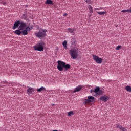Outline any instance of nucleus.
<instances>
[{"label":"nucleus","instance_id":"1","mask_svg":"<svg viewBox=\"0 0 131 131\" xmlns=\"http://www.w3.org/2000/svg\"><path fill=\"white\" fill-rule=\"evenodd\" d=\"M47 31L46 29H42L37 33H35V35L39 38V39H43L47 36Z\"/></svg>","mask_w":131,"mask_h":131},{"label":"nucleus","instance_id":"2","mask_svg":"<svg viewBox=\"0 0 131 131\" xmlns=\"http://www.w3.org/2000/svg\"><path fill=\"white\" fill-rule=\"evenodd\" d=\"M70 55L72 59L75 60L78 56V50L75 49H72L69 50Z\"/></svg>","mask_w":131,"mask_h":131},{"label":"nucleus","instance_id":"3","mask_svg":"<svg viewBox=\"0 0 131 131\" xmlns=\"http://www.w3.org/2000/svg\"><path fill=\"white\" fill-rule=\"evenodd\" d=\"M43 46H45L43 42L39 43L34 47V50L39 52H42L43 51Z\"/></svg>","mask_w":131,"mask_h":131},{"label":"nucleus","instance_id":"4","mask_svg":"<svg viewBox=\"0 0 131 131\" xmlns=\"http://www.w3.org/2000/svg\"><path fill=\"white\" fill-rule=\"evenodd\" d=\"M58 66L57 67V68L58 69L59 71H63V69H64V67L65 66V62L61 61L58 60L57 61Z\"/></svg>","mask_w":131,"mask_h":131},{"label":"nucleus","instance_id":"5","mask_svg":"<svg viewBox=\"0 0 131 131\" xmlns=\"http://www.w3.org/2000/svg\"><path fill=\"white\" fill-rule=\"evenodd\" d=\"M93 60L95 61L96 63L97 64H102L103 62V59L102 58L99 57V56L97 55H93Z\"/></svg>","mask_w":131,"mask_h":131},{"label":"nucleus","instance_id":"6","mask_svg":"<svg viewBox=\"0 0 131 131\" xmlns=\"http://www.w3.org/2000/svg\"><path fill=\"white\" fill-rule=\"evenodd\" d=\"M95 102V97L94 96H88V99H85L84 102V104H89V103H92Z\"/></svg>","mask_w":131,"mask_h":131},{"label":"nucleus","instance_id":"7","mask_svg":"<svg viewBox=\"0 0 131 131\" xmlns=\"http://www.w3.org/2000/svg\"><path fill=\"white\" fill-rule=\"evenodd\" d=\"M94 93H95L97 96H100V95H103L104 94V91L100 90V87H96L94 90Z\"/></svg>","mask_w":131,"mask_h":131},{"label":"nucleus","instance_id":"8","mask_svg":"<svg viewBox=\"0 0 131 131\" xmlns=\"http://www.w3.org/2000/svg\"><path fill=\"white\" fill-rule=\"evenodd\" d=\"M26 26H27L26 23L23 21H20V24H19L18 29H20V30H23L24 29H25V28H26Z\"/></svg>","mask_w":131,"mask_h":131},{"label":"nucleus","instance_id":"9","mask_svg":"<svg viewBox=\"0 0 131 131\" xmlns=\"http://www.w3.org/2000/svg\"><path fill=\"white\" fill-rule=\"evenodd\" d=\"M20 23H21V21L19 20L15 21L13 25V29L15 30V29H16V28H18V27L19 28V26H20Z\"/></svg>","mask_w":131,"mask_h":131},{"label":"nucleus","instance_id":"10","mask_svg":"<svg viewBox=\"0 0 131 131\" xmlns=\"http://www.w3.org/2000/svg\"><path fill=\"white\" fill-rule=\"evenodd\" d=\"M117 128H119L120 131H127V129L125 127H123L121 125H116Z\"/></svg>","mask_w":131,"mask_h":131},{"label":"nucleus","instance_id":"11","mask_svg":"<svg viewBox=\"0 0 131 131\" xmlns=\"http://www.w3.org/2000/svg\"><path fill=\"white\" fill-rule=\"evenodd\" d=\"M100 99L101 101H103V102H107V101L109 100V97L106 95H104L103 96H101Z\"/></svg>","mask_w":131,"mask_h":131},{"label":"nucleus","instance_id":"12","mask_svg":"<svg viewBox=\"0 0 131 131\" xmlns=\"http://www.w3.org/2000/svg\"><path fill=\"white\" fill-rule=\"evenodd\" d=\"M82 89V86L79 85L76 87L75 90L73 91V93H76V92H79Z\"/></svg>","mask_w":131,"mask_h":131},{"label":"nucleus","instance_id":"13","mask_svg":"<svg viewBox=\"0 0 131 131\" xmlns=\"http://www.w3.org/2000/svg\"><path fill=\"white\" fill-rule=\"evenodd\" d=\"M34 92V89L31 87H28V89L27 90V93L28 94H32Z\"/></svg>","mask_w":131,"mask_h":131},{"label":"nucleus","instance_id":"14","mask_svg":"<svg viewBox=\"0 0 131 131\" xmlns=\"http://www.w3.org/2000/svg\"><path fill=\"white\" fill-rule=\"evenodd\" d=\"M21 30H20V29H18V30H16L14 31V33H15V34H16L17 35H21Z\"/></svg>","mask_w":131,"mask_h":131},{"label":"nucleus","instance_id":"15","mask_svg":"<svg viewBox=\"0 0 131 131\" xmlns=\"http://www.w3.org/2000/svg\"><path fill=\"white\" fill-rule=\"evenodd\" d=\"M75 42H76V40L75 37H73L71 40V45L74 46V45H75Z\"/></svg>","mask_w":131,"mask_h":131},{"label":"nucleus","instance_id":"16","mask_svg":"<svg viewBox=\"0 0 131 131\" xmlns=\"http://www.w3.org/2000/svg\"><path fill=\"white\" fill-rule=\"evenodd\" d=\"M71 67L70 66V64H66V63H65L64 67L65 70H68V69H70Z\"/></svg>","mask_w":131,"mask_h":131},{"label":"nucleus","instance_id":"17","mask_svg":"<svg viewBox=\"0 0 131 131\" xmlns=\"http://www.w3.org/2000/svg\"><path fill=\"white\" fill-rule=\"evenodd\" d=\"M23 34V35H27L28 34V32L26 30H21V34Z\"/></svg>","mask_w":131,"mask_h":131},{"label":"nucleus","instance_id":"18","mask_svg":"<svg viewBox=\"0 0 131 131\" xmlns=\"http://www.w3.org/2000/svg\"><path fill=\"white\" fill-rule=\"evenodd\" d=\"M37 92H39L45 91H46V88L42 86L40 88L37 89Z\"/></svg>","mask_w":131,"mask_h":131},{"label":"nucleus","instance_id":"19","mask_svg":"<svg viewBox=\"0 0 131 131\" xmlns=\"http://www.w3.org/2000/svg\"><path fill=\"white\" fill-rule=\"evenodd\" d=\"M125 90L127 91V92H129V93H131V86L129 85H127L125 87Z\"/></svg>","mask_w":131,"mask_h":131},{"label":"nucleus","instance_id":"20","mask_svg":"<svg viewBox=\"0 0 131 131\" xmlns=\"http://www.w3.org/2000/svg\"><path fill=\"white\" fill-rule=\"evenodd\" d=\"M62 45L63 46L65 50H67V41L64 40L63 42H62Z\"/></svg>","mask_w":131,"mask_h":131},{"label":"nucleus","instance_id":"21","mask_svg":"<svg viewBox=\"0 0 131 131\" xmlns=\"http://www.w3.org/2000/svg\"><path fill=\"white\" fill-rule=\"evenodd\" d=\"M46 5H53V1L52 0H47L46 2Z\"/></svg>","mask_w":131,"mask_h":131},{"label":"nucleus","instance_id":"22","mask_svg":"<svg viewBox=\"0 0 131 131\" xmlns=\"http://www.w3.org/2000/svg\"><path fill=\"white\" fill-rule=\"evenodd\" d=\"M73 115H74L73 111H71L68 113V116H72Z\"/></svg>","mask_w":131,"mask_h":131},{"label":"nucleus","instance_id":"23","mask_svg":"<svg viewBox=\"0 0 131 131\" xmlns=\"http://www.w3.org/2000/svg\"><path fill=\"white\" fill-rule=\"evenodd\" d=\"M123 13H131V8L130 9H127V10H123L122 11Z\"/></svg>","mask_w":131,"mask_h":131},{"label":"nucleus","instance_id":"24","mask_svg":"<svg viewBox=\"0 0 131 131\" xmlns=\"http://www.w3.org/2000/svg\"><path fill=\"white\" fill-rule=\"evenodd\" d=\"M5 0H0V4H2L4 6L7 5V2L4 1Z\"/></svg>","mask_w":131,"mask_h":131},{"label":"nucleus","instance_id":"25","mask_svg":"<svg viewBox=\"0 0 131 131\" xmlns=\"http://www.w3.org/2000/svg\"><path fill=\"white\" fill-rule=\"evenodd\" d=\"M68 31H69V32H70V33H73V32H74V29H72L71 28H68Z\"/></svg>","mask_w":131,"mask_h":131},{"label":"nucleus","instance_id":"26","mask_svg":"<svg viewBox=\"0 0 131 131\" xmlns=\"http://www.w3.org/2000/svg\"><path fill=\"white\" fill-rule=\"evenodd\" d=\"M97 14H99V15H105V14H106V12H98Z\"/></svg>","mask_w":131,"mask_h":131},{"label":"nucleus","instance_id":"27","mask_svg":"<svg viewBox=\"0 0 131 131\" xmlns=\"http://www.w3.org/2000/svg\"><path fill=\"white\" fill-rule=\"evenodd\" d=\"M25 29L26 30L27 32H28V31H30V30H31V28H30V27H26Z\"/></svg>","mask_w":131,"mask_h":131},{"label":"nucleus","instance_id":"28","mask_svg":"<svg viewBox=\"0 0 131 131\" xmlns=\"http://www.w3.org/2000/svg\"><path fill=\"white\" fill-rule=\"evenodd\" d=\"M23 19H24V20H26V19L27 18V14H23L22 16Z\"/></svg>","mask_w":131,"mask_h":131},{"label":"nucleus","instance_id":"29","mask_svg":"<svg viewBox=\"0 0 131 131\" xmlns=\"http://www.w3.org/2000/svg\"><path fill=\"white\" fill-rule=\"evenodd\" d=\"M121 48V46L119 45V46H117L116 50H120Z\"/></svg>","mask_w":131,"mask_h":131},{"label":"nucleus","instance_id":"30","mask_svg":"<svg viewBox=\"0 0 131 131\" xmlns=\"http://www.w3.org/2000/svg\"><path fill=\"white\" fill-rule=\"evenodd\" d=\"M87 4H91V0H84Z\"/></svg>","mask_w":131,"mask_h":131},{"label":"nucleus","instance_id":"31","mask_svg":"<svg viewBox=\"0 0 131 131\" xmlns=\"http://www.w3.org/2000/svg\"><path fill=\"white\" fill-rule=\"evenodd\" d=\"M88 9H89V10H91V9H93V7H92V6L89 5Z\"/></svg>","mask_w":131,"mask_h":131},{"label":"nucleus","instance_id":"32","mask_svg":"<svg viewBox=\"0 0 131 131\" xmlns=\"http://www.w3.org/2000/svg\"><path fill=\"white\" fill-rule=\"evenodd\" d=\"M63 17H66L67 16V13H65L63 15Z\"/></svg>","mask_w":131,"mask_h":131},{"label":"nucleus","instance_id":"33","mask_svg":"<svg viewBox=\"0 0 131 131\" xmlns=\"http://www.w3.org/2000/svg\"><path fill=\"white\" fill-rule=\"evenodd\" d=\"M91 13H93V8L91 9H89Z\"/></svg>","mask_w":131,"mask_h":131},{"label":"nucleus","instance_id":"34","mask_svg":"<svg viewBox=\"0 0 131 131\" xmlns=\"http://www.w3.org/2000/svg\"><path fill=\"white\" fill-rule=\"evenodd\" d=\"M91 93H94V90H93V89L91 90Z\"/></svg>","mask_w":131,"mask_h":131},{"label":"nucleus","instance_id":"35","mask_svg":"<svg viewBox=\"0 0 131 131\" xmlns=\"http://www.w3.org/2000/svg\"><path fill=\"white\" fill-rule=\"evenodd\" d=\"M51 106H55V104H52Z\"/></svg>","mask_w":131,"mask_h":131},{"label":"nucleus","instance_id":"36","mask_svg":"<svg viewBox=\"0 0 131 131\" xmlns=\"http://www.w3.org/2000/svg\"><path fill=\"white\" fill-rule=\"evenodd\" d=\"M53 131H57V130H53Z\"/></svg>","mask_w":131,"mask_h":131}]
</instances>
